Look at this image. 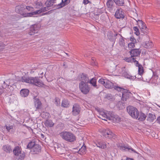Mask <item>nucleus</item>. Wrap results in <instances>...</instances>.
Instances as JSON below:
<instances>
[{
  "instance_id": "nucleus-1",
  "label": "nucleus",
  "mask_w": 160,
  "mask_h": 160,
  "mask_svg": "<svg viewBox=\"0 0 160 160\" xmlns=\"http://www.w3.org/2000/svg\"><path fill=\"white\" fill-rule=\"evenodd\" d=\"M21 81L22 82L33 84L39 87H42L44 85L42 82L36 77H23Z\"/></svg>"
},
{
  "instance_id": "nucleus-2",
  "label": "nucleus",
  "mask_w": 160,
  "mask_h": 160,
  "mask_svg": "<svg viewBox=\"0 0 160 160\" xmlns=\"http://www.w3.org/2000/svg\"><path fill=\"white\" fill-rule=\"evenodd\" d=\"M115 89L122 92V99L123 101H126L130 97L132 96V94L128 90L124 89L118 86L114 87Z\"/></svg>"
},
{
  "instance_id": "nucleus-3",
  "label": "nucleus",
  "mask_w": 160,
  "mask_h": 160,
  "mask_svg": "<svg viewBox=\"0 0 160 160\" xmlns=\"http://www.w3.org/2000/svg\"><path fill=\"white\" fill-rule=\"evenodd\" d=\"M99 112L100 116L99 117L102 119L107 120V119L111 120L112 117V114L111 112H108L104 109H97Z\"/></svg>"
},
{
  "instance_id": "nucleus-4",
  "label": "nucleus",
  "mask_w": 160,
  "mask_h": 160,
  "mask_svg": "<svg viewBox=\"0 0 160 160\" xmlns=\"http://www.w3.org/2000/svg\"><path fill=\"white\" fill-rule=\"evenodd\" d=\"M60 136L64 140L69 142H72L75 140V137L72 133L68 132H63L60 134Z\"/></svg>"
},
{
  "instance_id": "nucleus-5",
  "label": "nucleus",
  "mask_w": 160,
  "mask_h": 160,
  "mask_svg": "<svg viewBox=\"0 0 160 160\" xmlns=\"http://www.w3.org/2000/svg\"><path fill=\"white\" fill-rule=\"evenodd\" d=\"M100 132L105 138H115V135L109 128H102L99 129Z\"/></svg>"
},
{
  "instance_id": "nucleus-6",
  "label": "nucleus",
  "mask_w": 160,
  "mask_h": 160,
  "mask_svg": "<svg viewBox=\"0 0 160 160\" xmlns=\"http://www.w3.org/2000/svg\"><path fill=\"white\" fill-rule=\"evenodd\" d=\"M128 113L133 118L137 119L139 116V112L135 108L132 106H128L127 107Z\"/></svg>"
},
{
  "instance_id": "nucleus-7",
  "label": "nucleus",
  "mask_w": 160,
  "mask_h": 160,
  "mask_svg": "<svg viewBox=\"0 0 160 160\" xmlns=\"http://www.w3.org/2000/svg\"><path fill=\"white\" fill-rule=\"evenodd\" d=\"M79 88L81 92L84 94H87L90 91L88 83L81 82L79 84Z\"/></svg>"
},
{
  "instance_id": "nucleus-8",
  "label": "nucleus",
  "mask_w": 160,
  "mask_h": 160,
  "mask_svg": "<svg viewBox=\"0 0 160 160\" xmlns=\"http://www.w3.org/2000/svg\"><path fill=\"white\" fill-rule=\"evenodd\" d=\"M49 9V8L47 6L46 7L42 8L41 9L35 11L28 13L23 14L24 17H31L33 15H36L42 12H44Z\"/></svg>"
},
{
  "instance_id": "nucleus-9",
  "label": "nucleus",
  "mask_w": 160,
  "mask_h": 160,
  "mask_svg": "<svg viewBox=\"0 0 160 160\" xmlns=\"http://www.w3.org/2000/svg\"><path fill=\"white\" fill-rule=\"evenodd\" d=\"M98 82L108 88H112L115 86H114L113 83L112 82L107 79L101 78L98 81Z\"/></svg>"
},
{
  "instance_id": "nucleus-10",
  "label": "nucleus",
  "mask_w": 160,
  "mask_h": 160,
  "mask_svg": "<svg viewBox=\"0 0 160 160\" xmlns=\"http://www.w3.org/2000/svg\"><path fill=\"white\" fill-rule=\"evenodd\" d=\"M118 147L121 150H125L130 152H132L134 153H137V152L134 149L128 145H125L122 144H119L118 145Z\"/></svg>"
},
{
  "instance_id": "nucleus-11",
  "label": "nucleus",
  "mask_w": 160,
  "mask_h": 160,
  "mask_svg": "<svg viewBox=\"0 0 160 160\" xmlns=\"http://www.w3.org/2000/svg\"><path fill=\"white\" fill-rule=\"evenodd\" d=\"M120 70L119 73L125 76L126 78L130 79H133L134 78V77L129 74L128 70L125 67L121 68Z\"/></svg>"
},
{
  "instance_id": "nucleus-12",
  "label": "nucleus",
  "mask_w": 160,
  "mask_h": 160,
  "mask_svg": "<svg viewBox=\"0 0 160 160\" xmlns=\"http://www.w3.org/2000/svg\"><path fill=\"white\" fill-rule=\"evenodd\" d=\"M115 16L118 19L124 18V13L122 9L121 8L118 9L115 12Z\"/></svg>"
},
{
  "instance_id": "nucleus-13",
  "label": "nucleus",
  "mask_w": 160,
  "mask_h": 160,
  "mask_svg": "<svg viewBox=\"0 0 160 160\" xmlns=\"http://www.w3.org/2000/svg\"><path fill=\"white\" fill-rule=\"evenodd\" d=\"M39 26L35 24L32 25L30 28V31L29 34L30 35H33L34 34L37 33L39 29Z\"/></svg>"
},
{
  "instance_id": "nucleus-14",
  "label": "nucleus",
  "mask_w": 160,
  "mask_h": 160,
  "mask_svg": "<svg viewBox=\"0 0 160 160\" xmlns=\"http://www.w3.org/2000/svg\"><path fill=\"white\" fill-rule=\"evenodd\" d=\"M81 111L80 106L77 104H75L72 108V113L75 115L78 114Z\"/></svg>"
},
{
  "instance_id": "nucleus-15",
  "label": "nucleus",
  "mask_w": 160,
  "mask_h": 160,
  "mask_svg": "<svg viewBox=\"0 0 160 160\" xmlns=\"http://www.w3.org/2000/svg\"><path fill=\"white\" fill-rule=\"evenodd\" d=\"M130 52L131 56L134 58V57L139 56L141 51L139 49H132Z\"/></svg>"
},
{
  "instance_id": "nucleus-16",
  "label": "nucleus",
  "mask_w": 160,
  "mask_h": 160,
  "mask_svg": "<svg viewBox=\"0 0 160 160\" xmlns=\"http://www.w3.org/2000/svg\"><path fill=\"white\" fill-rule=\"evenodd\" d=\"M107 6L110 11L114 9V2L112 0H108L107 3Z\"/></svg>"
},
{
  "instance_id": "nucleus-17",
  "label": "nucleus",
  "mask_w": 160,
  "mask_h": 160,
  "mask_svg": "<svg viewBox=\"0 0 160 160\" xmlns=\"http://www.w3.org/2000/svg\"><path fill=\"white\" fill-rule=\"evenodd\" d=\"M135 20L136 21L140 28L143 30L145 29L146 28V27L145 26V24L141 20L138 19H135Z\"/></svg>"
},
{
  "instance_id": "nucleus-18",
  "label": "nucleus",
  "mask_w": 160,
  "mask_h": 160,
  "mask_svg": "<svg viewBox=\"0 0 160 160\" xmlns=\"http://www.w3.org/2000/svg\"><path fill=\"white\" fill-rule=\"evenodd\" d=\"M79 79L81 82H83L84 83H88L89 82L88 78L83 74L79 76Z\"/></svg>"
},
{
  "instance_id": "nucleus-19",
  "label": "nucleus",
  "mask_w": 160,
  "mask_h": 160,
  "mask_svg": "<svg viewBox=\"0 0 160 160\" xmlns=\"http://www.w3.org/2000/svg\"><path fill=\"white\" fill-rule=\"evenodd\" d=\"M144 48H151L153 46V44L151 41H146L143 44Z\"/></svg>"
},
{
  "instance_id": "nucleus-20",
  "label": "nucleus",
  "mask_w": 160,
  "mask_h": 160,
  "mask_svg": "<svg viewBox=\"0 0 160 160\" xmlns=\"http://www.w3.org/2000/svg\"><path fill=\"white\" fill-rule=\"evenodd\" d=\"M41 150V147L38 144H36L32 148V151L34 154H37Z\"/></svg>"
},
{
  "instance_id": "nucleus-21",
  "label": "nucleus",
  "mask_w": 160,
  "mask_h": 160,
  "mask_svg": "<svg viewBox=\"0 0 160 160\" xmlns=\"http://www.w3.org/2000/svg\"><path fill=\"white\" fill-rule=\"evenodd\" d=\"M25 6L23 5H18L16 7L15 11L16 12L21 14L22 11L25 9Z\"/></svg>"
},
{
  "instance_id": "nucleus-22",
  "label": "nucleus",
  "mask_w": 160,
  "mask_h": 160,
  "mask_svg": "<svg viewBox=\"0 0 160 160\" xmlns=\"http://www.w3.org/2000/svg\"><path fill=\"white\" fill-rule=\"evenodd\" d=\"M21 95L24 97H27L29 94V91L27 89H22L20 92Z\"/></svg>"
},
{
  "instance_id": "nucleus-23",
  "label": "nucleus",
  "mask_w": 160,
  "mask_h": 160,
  "mask_svg": "<svg viewBox=\"0 0 160 160\" xmlns=\"http://www.w3.org/2000/svg\"><path fill=\"white\" fill-rule=\"evenodd\" d=\"M117 34H113L111 32H109L108 33L107 37L112 42L115 41V37L117 35Z\"/></svg>"
},
{
  "instance_id": "nucleus-24",
  "label": "nucleus",
  "mask_w": 160,
  "mask_h": 160,
  "mask_svg": "<svg viewBox=\"0 0 160 160\" xmlns=\"http://www.w3.org/2000/svg\"><path fill=\"white\" fill-rule=\"evenodd\" d=\"M35 105L37 109L40 108L41 107V103L39 99L37 98H34Z\"/></svg>"
},
{
  "instance_id": "nucleus-25",
  "label": "nucleus",
  "mask_w": 160,
  "mask_h": 160,
  "mask_svg": "<svg viewBox=\"0 0 160 160\" xmlns=\"http://www.w3.org/2000/svg\"><path fill=\"white\" fill-rule=\"evenodd\" d=\"M2 149L4 151L7 153H10L12 151L11 147L8 145H4Z\"/></svg>"
},
{
  "instance_id": "nucleus-26",
  "label": "nucleus",
  "mask_w": 160,
  "mask_h": 160,
  "mask_svg": "<svg viewBox=\"0 0 160 160\" xmlns=\"http://www.w3.org/2000/svg\"><path fill=\"white\" fill-rule=\"evenodd\" d=\"M25 153L24 152H21L15 156L16 158L18 160H22L25 157Z\"/></svg>"
},
{
  "instance_id": "nucleus-27",
  "label": "nucleus",
  "mask_w": 160,
  "mask_h": 160,
  "mask_svg": "<svg viewBox=\"0 0 160 160\" xmlns=\"http://www.w3.org/2000/svg\"><path fill=\"white\" fill-rule=\"evenodd\" d=\"M156 119L155 116L153 114L149 113L147 118V120L150 122H152Z\"/></svg>"
},
{
  "instance_id": "nucleus-28",
  "label": "nucleus",
  "mask_w": 160,
  "mask_h": 160,
  "mask_svg": "<svg viewBox=\"0 0 160 160\" xmlns=\"http://www.w3.org/2000/svg\"><path fill=\"white\" fill-rule=\"evenodd\" d=\"M44 124L48 127H51L54 125V124L51 120H48L45 122Z\"/></svg>"
},
{
  "instance_id": "nucleus-29",
  "label": "nucleus",
  "mask_w": 160,
  "mask_h": 160,
  "mask_svg": "<svg viewBox=\"0 0 160 160\" xmlns=\"http://www.w3.org/2000/svg\"><path fill=\"white\" fill-rule=\"evenodd\" d=\"M97 147L102 149L106 148V145L101 142H98L96 144Z\"/></svg>"
},
{
  "instance_id": "nucleus-30",
  "label": "nucleus",
  "mask_w": 160,
  "mask_h": 160,
  "mask_svg": "<svg viewBox=\"0 0 160 160\" xmlns=\"http://www.w3.org/2000/svg\"><path fill=\"white\" fill-rule=\"evenodd\" d=\"M57 152L60 154L64 153L66 152V149L64 147H58L57 149Z\"/></svg>"
},
{
  "instance_id": "nucleus-31",
  "label": "nucleus",
  "mask_w": 160,
  "mask_h": 160,
  "mask_svg": "<svg viewBox=\"0 0 160 160\" xmlns=\"http://www.w3.org/2000/svg\"><path fill=\"white\" fill-rule=\"evenodd\" d=\"M42 4L40 1H37L34 2L33 6L36 8H40L42 6Z\"/></svg>"
},
{
  "instance_id": "nucleus-32",
  "label": "nucleus",
  "mask_w": 160,
  "mask_h": 160,
  "mask_svg": "<svg viewBox=\"0 0 160 160\" xmlns=\"http://www.w3.org/2000/svg\"><path fill=\"white\" fill-rule=\"evenodd\" d=\"M13 152L15 156L18 155V154H19L20 153L22 152L20 148L18 146L16 147L14 149L13 151Z\"/></svg>"
},
{
  "instance_id": "nucleus-33",
  "label": "nucleus",
  "mask_w": 160,
  "mask_h": 160,
  "mask_svg": "<svg viewBox=\"0 0 160 160\" xmlns=\"http://www.w3.org/2000/svg\"><path fill=\"white\" fill-rule=\"evenodd\" d=\"M158 78L157 75L154 74L150 80V82L152 83H155L157 82V80Z\"/></svg>"
},
{
  "instance_id": "nucleus-34",
  "label": "nucleus",
  "mask_w": 160,
  "mask_h": 160,
  "mask_svg": "<svg viewBox=\"0 0 160 160\" xmlns=\"http://www.w3.org/2000/svg\"><path fill=\"white\" fill-rule=\"evenodd\" d=\"M86 148L85 146L83 145L82 147L79 149L78 152L79 154H84L86 153Z\"/></svg>"
},
{
  "instance_id": "nucleus-35",
  "label": "nucleus",
  "mask_w": 160,
  "mask_h": 160,
  "mask_svg": "<svg viewBox=\"0 0 160 160\" xmlns=\"http://www.w3.org/2000/svg\"><path fill=\"white\" fill-rule=\"evenodd\" d=\"M61 105L63 107L67 108L69 106V103L67 99H64L62 101Z\"/></svg>"
},
{
  "instance_id": "nucleus-36",
  "label": "nucleus",
  "mask_w": 160,
  "mask_h": 160,
  "mask_svg": "<svg viewBox=\"0 0 160 160\" xmlns=\"http://www.w3.org/2000/svg\"><path fill=\"white\" fill-rule=\"evenodd\" d=\"M146 118V116L144 114L142 113H140V114L139 113L138 117V120L142 121L144 120Z\"/></svg>"
},
{
  "instance_id": "nucleus-37",
  "label": "nucleus",
  "mask_w": 160,
  "mask_h": 160,
  "mask_svg": "<svg viewBox=\"0 0 160 160\" xmlns=\"http://www.w3.org/2000/svg\"><path fill=\"white\" fill-rule=\"evenodd\" d=\"M36 145V144L34 142H30L27 146V148L29 149H32L33 147Z\"/></svg>"
},
{
  "instance_id": "nucleus-38",
  "label": "nucleus",
  "mask_w": 160,
  "mask_h": 160,
  "mask_svg": "<svg viewBox=\"0 0 160 160\" xmlns=\"http://www.w3.org/2000/svg\"><path fill=\"white\" fill-rule=\"evenodd\" d=\"M117 5L119 6H123L124 4V0H113Z\"/></svg>"
},
{
  "instance_id": "nucleus-39",
  "label": "nucleus",
  "mask_w": 160,
  "mask_h": 160,
  "mask_svg": "<svg viewBox=\"0 0 160 160\" xmlns=\"http://www.w3.org/2000/svg\"><path fill=\"white\" fill-rule=\"evenodd\" d=\"M54 2V0H48L46 2L45 4L49 8L53 5Z\"/></svg>"
},
{
  "instance_id": "nucleus-40",
  "label": "nucleus",
  "mask_w": 160,
  "mask_h": 160,
  "mask_svg": "<svg viewBox=\"0 0 160 160\" xmlns=\"http://www.w3.org/2000/svg\"><path fill=\"white\" fill-rule=\"evenodd\" d=\"M135 58H133L131 56V57L129 58H125L124 60L128 62H134Z\"/></svg>"
},
{
  "instance_id": "nucleus-41",
  "label": "nucleus",
  "mask_w": 160,
  "mask_h": 160,
  "mask_svg": "<svg viewBox=\"0 0 160 160\" xmlns=\"http://www.w3.org/2000/svg\"><path fill=\"white\" fill-rule=\"evenodd\" d=\"M119 44L122 47L124 46L125 45L124 40L122 37L119 39Z\"/></svg>"
},
{
  "instance_id": "nucleus-42",
  "label": "nucleus",
  "mask_w": 160,
  "mask_h": 160,
  "mask_svg": "<svg viewBox=\"0 0 160 160\" xmlns=\"http://www.w3.org/2000/svg\"><path fill=\"white\" fill-rule=\"evenodd\" d=\"M89 82L93 87H96L97 86L96 80V79L92 78V79L90 81H89Z\"/></svg>"
},
{
  "instance_id": "nucleus-43",
  "label": "nucleus",
  "mask_w": 160,
  "mask_h": 160,
  "mask_svg": "<svg viewBox=\"0 0 160 160\" xmlns=\"http://www.w3.org/2000/svg\"><path fill=\"white\" fill-rule=\"evenodd\" d=\"M138 74L140 75H142L143 72V67L142 65H139L138 67Z\"/></svg>"
},
{
  "instance_id": "nucleus-44",
  "label": "nucleus",
  "mask_w": 160,
  "mask_h": 160,
  "mask_svg": "<svg viewBox=\"0 0 160 160\" xmlns=\"http://www.w3.org/2000/svg\"><path fill=\"white\" fill-rule=\"evenodd\" d=\"M49 114L48 112H43L42 114V115L43 118L46 119H47L49 116Z\"/></svg>"
},
{
  "instance_id": "nucleus-45",
  "label": "nucleus",
  "mask_w": 160,
  "mask_h": 160,
  "mask_svg": "<svg viewBox=\"0 0 160 160\" xmlns=\"http://www.w3.org/2000/svg\"><path fill=\"white\" fill-rule=\"evenodd\" d=\"M133 29L135 31V34L137 36H138L139 34L140 33L138 31V28L137 27H134L133 28Z\"/></svg>"
},
{
  "instance_id": "nucleus-46",
  "label": "nucleus",
  "mask_w": 160,
  "mask_h": 160,
  "mask_svg": "<svg viewBox=\"0 0 160 160\" xmlns=\"http://www.w3.org/2000/svg\"><path fill=\"white\" fill-rule=\"evenodd\" d=\"M55 103L57 106H58L60 105V99L57 98L55 99Z\"/></svg>"
},
{
  "instance_id": "nucleus-47",
  "label": "nucleus",
  "mask_w": 160,
  "mask_h": 160,
  "mask_svg": "<svg viewBox=\"0 0 160 160\" xmlns=\"http://www.w3.org/2000/svg\"><path fill=\"white\" fill-rule=\"evenodd\" d=\"M136 43L133 42H130L128 44V47L129 48H133L135 46V44Z\"/></svg>"
},
{
  "instance_id": "nucleus-48",
  "label": "nucleus",
  "mask_w": 160,
  "mask_h": 160,
  "mask_svg": "<svg viewBox=\"0 0 160 160\" xmlns=\"http://www.w3.org/2000/svg\"><path fill=\"white\" fill-rule=\"evenodd\" d=\"M117 105L120 109H122L124 107V104L121 102H119Z\"/></svg>"
},
{
  "instance_id": "nucleus-49",
  "label": "nucleus",
  "mask_w": 160,
  "mask_h": 160,
  "mask_svg": "<svg viewBox=\"0 0 160 160\" xmlns=\"http://www.w3.org/2000/svg\"><path fill=\"white\" fill-rule=\"evenodd\" d=\"M26 9L28 11H33L34 10L33 8L31 6H25Z\"/></svg>"
},
{
  "instance_id": "nucleus-50",
  "label": "nucleus",
  "mask_w": 160,
  "mask_h": 160,
  "mask_svg": "<svg viewBox=\"0 0 160 160\" xmlns=\"http://www.w3.org/2000/svg\"><path fill=\"white\" fill-rule=\"evenodd\" d=\"M130 40L132 42L134 43H136V40L135 38L133 36H131L130 38Z\"/></svg>"
},
{
  "instance_id": "nucleus-51",
  "label": "nucleus",
  "mask_w": 160,
  "mask_h": 160,
  "mask_svg": "<svg viewBox=\"0 0 160 160\" xmlns=\"http://www.w3.org/2000/svg\"><path fill=\"white\" fill-rule=\"evenodd\" d=\"M136 58H135V59L134 60V63L135 65L139 67V65H141V64H139L138 62V61L136 60Z\"/></svg>"
},
{
  "instance_id": "nucleus-52",
  "label": "nucleus",
  "mask_w": 160,
  "mask_h": 160,
  "mask_svg": "<svg viewBox=\"0 0 160 160\" xmlns=\"http://www.w3.org/2000/svg\"><path fill=\"white\" fill-rule=\"evenodd\" d=\"M113 118V119L114 118L116 119V122H118L120 121V119L118 116H115L114 117H112V119Z\"/></svg>"
},
{
  "instance_id": "nucleus-53",
  "label": "nucleus",
  "mask_w": 160,
  "mask_h": 160,
  "mask_svg": "<svg viewBox=\"0 0 160 160\" xmlns=\"http://www.w3.org/2000/svg\"><path fill=\"white\" fill-rule=\"evenodd\" d=\"M5 45L2 43H0V51L4 48Z\"/></svg>"
},
{
  "instance_id": "nucleus-54",
  "label": "nucleus",
  "mask_w": 160,
  "mask_h": 160,
  "mask_svg": "<svg viewBox=\"0 0 160 160\" xmlns=\"http://www.w3.org/2000/svg\"><path fill=\"white\" fill-rule=\"evenodd\" d=\"M13 126H6V129L8 131H9L12 128Z\"/></svg>"
},
{
  "instance_id": "nucleus-55",
  "label": "nucleus",
  "mask_w": 160,
  "mask_h": 160,
  "mask_svg": "<svg viewBox=\"0 0 160 160\" xmlns=\"http://www.w3.org/2000/svg\"><path fill=\"white\" fill-rule=\"evenodd\" d=\"M89 2L88 0H83V3L84 4H87Z\"/></svg>"
},
{
  "instance_id": "nucleus-56",
  "label": "nucleus",
  "mask_w": 160,
  "mask_h": 160,
  "mask_svg": "<svg viewBox=\"0 0 160 160\" xmlns=\"http://www.w3.org/2000/svg\"><path fill=\"white\" fill-rule=\"evenodd\" d=\"M4 88L2 87H0V95L3 92Z\"/></svg>"
},
{
  "instance_id": "nucleus-57",
  "label": "nucleus",
  "mask_w": 160,
  "mask_h": 160,
  "mask_svg": "<svg viewBox=\"0 0 160 160\" xmlns=\"http://www.w3.org/2000/svg\"><path fill=\"white\" fill-rule=\"evenodd\" d=\"M157 120L158 122L160 124V116L157 118Z\"/></svg>"
},
{
  "instance_id": "nucleus-58",
  "label": "nucleus",
  "mask_w": 160,
  "mask_h": 160,
  "mask_svg": "<svg viewBox=\"0 0 160 160\" xmlns=\"http://www.w3.org/2000/svg\"><path fill=\"white\" fill-rule=\"evenodd\" d=\"M127 160H133V159L129 158H127Z\"/></svg>"
},
{
  "instance_id": "nucleus-59",
  "label": "nucleus",
  "mask_w": 160,
  "mask_h": 160,
  "mask_svg": "<svg viewBox=\"0 0 160 160\" xmlns=\"http://www.w3.org/2000/svg\"><path fill=\"white\" fill-rule=\"evenodd\" d=\"M40 74L41 75H42L43 74V72H41Z\"/></svg>"
},
{
  "instance_id": "nucleus-60",
  "label": "nucleus",
  "mask_w": 160,
  "mask_h": 160,
  "mask_svg": "<svg viewBox=\"0 0 160 160\" xmlns=\"http://www.w3.org/2000/svg\"><path fill=\"white\" fill-rule=\"evenodd\" d=\"M158 106L160 108V106H159V105H158Z\"/></svg>"
},
{
  "instance_id": "nucleus-61",
  "label": "nucleus",
  "mask_w": 160,
  "mask_h": 160,
  "mask_svg": "<svg viewBox=\"0 0 160 160\" xmlns=\"http://www.w3.org/2000/svg\"><path fill=\"white\" fill-rule=\"evenodd\" d=\"M107 98H108V99H109V98H108V97H107Z\"/></svg>"
},
{
  "instance_id": "nucleus-62",
  "label": "nucleus",
  "mask_w": 160,
  "mask_h": 160,
  "mask_svg": "<svg viewBox=\"0 0 160 160\" xmlns=\"http://www.w3.org/2000/svg\"><path fill=\"white\" fill-rule=\"evenodd\" d=\"M92 60H93V61L94 62V60L93 59H92Z\"/></svg>"
},
{
  "instance_id": "nucleus-63",
  "label": "nucleus",
  "mask_w": 160,
  "mask_h": 160,
  "mask_svg": "<svg viewBox=\"0 0 160 160\" xmlns=\"http://www.w3.org/2000/svg\"><path fill=\"white\" fill-rule=\"evenodd\" d=\"M122 160H123L122 159ZM127 160V159L126 160Z\"/></svg>"
}]
</instances>
